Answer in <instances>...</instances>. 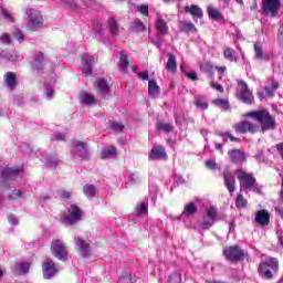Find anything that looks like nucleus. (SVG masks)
<instances>
[{
    "instance_id": "1",
    "label": "nucleus",
    "mask_w": 283,
    "mask_h": 283,
    "mask_svg": "<svg viewBox=\"0 0 283 283\" xmlns=\"http://www.w3.org/2000/svg\"><path fill=\"white\" fill-rule=\"evenodd\" d=\"M250 118H254L261 125V132L273 130L276 127L275 117L271 116V113L266 109L250 112L247 114Z\"/></svg>"
},
{
    "instance_id": "2",
    "label": "nucleus",
    "mask_w": 283,
    "mask_h": 283,
    "mask_svg": "<svg viewBox=\"0 0 283 283\" xmlns=\"http://www.w3.org/2000/svg\"><path fill=\"white\" fill-rule=\"evenodd\" d=\"M239 88L237 90V98L244 103L245 105H251L255 97L253 96V92L249 90V85L244 81L238 82Z\"/></svg>"
},
{
    "instance_id": "3",
    "label": "nucleus",
    "mask_w": 283,
    "mask_h": 283,
    "mask_svg": "<svg viewBox=\"0 0 283 283\" xmlns=\"http://www.w3.org/2000/svg\"><path fill=\"white\" fill-rule=\"evenodd\" d=\"M262 11L266 17L275 18L280 13V8H282L281 0H262L261 2Z\"/></svg>"
},
{
    "instance_id": "4",
    "label": "nucleus",
    "mask_w": 283,
    "mask_h": 283,
    "mask_svg": "<svg viewBox=\"0 0 283 283\" xmlns=\"http://www.w3.org/2000/svg\"><path fill=\"white\" fill-rule=\"evenodd\" d=\"M235 174L240 182L241 189H251L256 182L255 177H253V174L247 172L242 168H238L235 170Z\"/></svg>"
},
{
    "instance_id": "5",
    "label": "nucleus",
    "mask_w": 283,
    "mask_h": 283,
    "mask_svg": "<svg viewBox=\"0 0 283 283\" xmlns=\"http://www.w3.org/2000/svg\"><path fill=\"white\" fill-rule=\"evenodd\" d=\"M51 252L54 258L61 260V262H66L67 260V250L65 243L61 239H56L51 243Z\"/></svg>"
},
{
    "instance_id": "6",
    "label": "nucleus",
    "mask_w": 283,
    "mask_h": 283,
    "mask_svg": "<svg viewBox=\"0 0 283 283\" xmlns=\"http://www.w3.org/2000/svg\"><path fill=\"white\" fill-rule=\"evenodd\" d=\"M223 255L229 262H240L244 259V251L238 245H232L223 250Z\"/></svg>"
},
{
    "instance_id": "7",
    "label": "nucleus",
    "mask_w": 283,
    "mask_h": 283,
    "mask_svg": "<svg viewBox=\"0 0 283 283\" xmlns=\"http://www.w3.org/2000/svg\"><path fill=\"white\" fill-rule=\"evenodd\" d=\"M74 242L82 258H90V255H92V241L75 237Z\"/></svg>"
},
{
    "instance_id": "8",
    "label": "nucleus",
    "mask_w": 283,
    "mask_h": 283,
    "mask_svg": "<svg viewBox=\"0 0 283 283\" xmlns=\"http://www.w3.org/2000/svg\"><path fill=\"white\" fill-rule=\"evenodd\" d=\"M83 219V212L81 211V208L76 205H71L69 208V214L64 217V222L66 224H76V222H81Z\"/></svg>"
},
{
    "instance_id": "9",
    "label": "nucleus",
    "mask_w": 283,
    "mask_h": 283,
    "mask_svg": "<svg viewBox=\"0 0 283 283\" xmlns=\"http://www.w3.org/2000/svg\"><path fill=\"white\" fill-rule=\"evenodd\" d=\"M31 30H39L43 25V15L34 9H27Z\"/></svg>"
},
{
    "instance_id": "10",
    "label": "nucleus",
    "mask_w": 283,
    "mask_h": 283,
    "mask_svg": "<svg viewBox=\"0 0 283 283\" xmlns=\"http://www.w3.org/2000/svg\"><path fill=\"white\" fill-rule=\"evenodd\" d=\"M233 129L239 134H248V132L249 134H255L260 129V127L249 120H243L239 124L233 125Z\"/></svg>"
},
{
    "instance_id": "11",
    "label": "nucleus",
    "mask_w": 283,
    "mask_h": 283,
    "mask_svg": "<svg viewBox=\"0 0 283 283\" xmlns=\"http://www.w3.org/2000/svg\"><path fill=\"white\" fill-rule=\"evenodd\" d=\"M46 65H48V61L45 60V54H43V52H36L33 54V62L31 63V70H33L34 72H43Z\"/></svg>"
},
{
    "instance_id": "12",
    "label": "nucleus",
    "mask_w": 283,
    "mask_h": 283,
    "mask_svg": "<svg viewBox=\"0 0 283 283\" xmlns=\"http://www.w3.org/2000/svg\"><path fill=\"white\" fill-rule=\"evenodd\" d=\"M44 280H52L56 275V264L52 259H46L42 265Z\"/></svg>"
},
{
    "instance_id": "13",
    "label": "nucleus",
    "mask_w": 283,
    "mask_h": 283,
    "mask_svg": "<svg viewBox=\"0 0 283 283\" xmlns=\"http://www.w3.org/2000/svg\"><path fill=\"white\" fill-rule=\"evenodd\" d=\"M72 151L73 154H75V156H78V158H82V160H85V158L90 157V151L87 150V144L83 142H75L73 144Z\"/></svg>"
},
{
    "instance_id": "14",
    "label": "nucleus",
    "mask_w": 283,
    "mask_h": 283,
    "mask_svg": "<svg viewBox=\"0 0 283 283\" xmlns=\"http://www.w3.org/2000/svg\"><path fill=\"white\" fill-rule=\"evenodd\" d=\"M223 179L229 193H233V191H235V175H233L229 168H226L223 170Z\"/></svg>"
},
{
    "instance_id": "15",
    "label": "nucleus",
    "mask_w": 283,
    "mask_h": 283,
    "mask_svg": "<svg viewBox=\"0 0 283 283\" xmlns=\"http://www.w3.org/2000/svg\"><path fill=\"white\" fill-rule=\"evenodd\" d=\"M150 160H167V151L163 146L153 147L149 154Z\"/></svg>"
},
{
    "instance_id": "16",
    "label": "nucleus",
    "mask_w": 283,
    "mask_h": 283,
    "mask_svg": "<svg viewBox=\"0 0 283 283\" xmlns=\"http://www.w3.org/2000/svg\"><path fill=\"white\" fill-rule=\"evenodd\" d=\"M255 222L260 227H266L271 222V214L266 210H258L255 212Z\"/></svg>"
},
{
    "instance_id": "17",
    "label": "nucleus",
    "mask_w": 283,
    "mask_h": 283,
    "mask_svg": "<svg viewBox=\"0 0 283 283\" xmlns=\"http://www.w3.org/2000/svg\"><path fill=\"white\" fill-rule=\"evenodd\" d=\"M185 12L188 14H191L193 21H198V19H202L205 17V12L202 11V8L198 7V4L192 6H186Z\"/></svg>"
},
{
    "instance_id": "18",
    "label": "nucleus",
    "mask_w": 283,
    "mask_h": 283,
    "mask_svg": "<svg viewBox=\"0 0 283 283\" xmlns=\"http://www.w3.org/2000/svg\"><path fill=\"white\" fill-rule=\"evenodd\" d=\"M19 174H21V168H4L2 170V180L3 182H8V180H14Z\"/></svg>"
},
{
    "instance_id": "19",
    "label": "nucleus",
    "mask_w": 283,
    "mask_h": 283,
    "mask_svg": "<svg viewBox=\"0 0 283 283\" xmlns=\"http://www.w3.org/2000/svg\"><path fill=\"white\" fill-rule=\"evenodd\" d=\"M230 160L233 165H238V163H244L247 160V155L244 151L240 149H232L229 151Z\"/></svg>"
},
{
    "instance_id": "20",
    "label": "nucleus",
    "mask_w": 283,
    "mask_h": 283,
    "mask_svg": "<svg viewBox=\"0 0 283 283\" xmlns=\"http://www.w3.org/2000/svg\"><path fill=\"white\" fill-rule=\"evenodd\" d=\"M193 105H196L197 109H201L202 112L209 109V99L206 95H196L193 99Z\"/></svg>"
},
{
    "instance_id": "21",
    "label": "nucleus",
    "mask_w": 283,
    "mask_h": 283,
    "mask_svg": "<svg viewBox=\"0 0 283 283\" xmlns=\"http://www.w3.org/2000/svg\"><path fill=\"white\" fill-rule=\"evenodd\" d=\"M148 96L149 98H158L160 96V86L154 78L148 80Z\"/></svg>"
},
{
    "instance_id": "22",
    "label": "nucleus",
    "mask_w": 283,
    "mask_h": 283,
    "mask_svg": "<svg viewBox=\"0 0 283 283\" xmlns=\"http://www.w3.org/2000/svg\"><path fill=\"white\" fill-rule=\"evenodd\" d=\"M82 62L84 65V72H93L94 71V65L96 64L95 56L85 54L82 56Z\"/></svg>"
},
{
    "instance_id": "23",
    "label": "nucleus",
    "mask_w": 283,
    "mask_h": 283,
    "mask_svg": "<svg viewBox=\"0 0 283 283\" xmlns=\"http://www.w3.org/2000/svg\"><path fill=\"white\" fill-rule=\"evenodd\" d=\"M96 87L97 93L101 94V96H107V94H109V84L107 83V80L98 78L96 81Z\"/></svg>"
},
{
    "instance_id": "24",
    "label": "nucleus",
    "mask_w": 283,
    "mask_h": 283,
    "mask_svg": "<svg viewBox=\"0 0 283 283\" xmlns=\"http://www.w3.org/2000/svg\"><path fill=\"white\" fill-rule=\"evenodd\" d=\"M207 13L212 21H224V15L212 4L208 6Z\"/></svg>"
},
{
    "instance_id": "25",
    "label": "nucleus",
    "mask_w": 283,
    "mask_h": 283,
    "mask_svg": "<svg viewBox=\"0 0 283 283\" xmlns=\"http://www.w3.org/2000/svg\"><path fill=\"white\" fill-rule=\"evenodd\" d=\"M54 85H56V78L54 76L49 77L44 82V87L46 90L45 97L49 99L54 97V90H52V87H54Z\"/></svg>"
},
{
    "instance_id": "26",
    "label": "nucleus",
    "mask_w": 283,
    "mask_h": 283,
    "mask_svg": "<svg viewBox=\"0 0 283 283\" xmlns=\"http://www.w3.org/2000/svg\"><path fill=\"white\" fill-rule=\"evenodd\" d=\"M200 70L201 72H227V66H213L210 62H203Z\"/></svg>"
},
{
    "instance_id": "27",
    "label": "nucleus",
    "mask_w": 283,
    "mask_h": 283,
    "mask_svg": "<svg viewBox=\"0 0 283 283\" xmlns=\"http://www.w3.org/2000/svg\"><path fill=\"white\" fill-rule=\"evenodd\" d=\"M4 83L8 90H15L17 88V74L14 73H7L4 76Z\"/></svg>"
},
{
    "instance_id": "28",
    "label": "nucleus",
    "mask_w": 283,
    "mask_h": 283,
    "mask_svg": "<svg viewBox=\"0 0 283 283\" xmlns=\"http://www.w3.org/2000/svg\"><path fill=\"white\" fill-rule=\"evenodd\" d=\"M196 213H198V206H196V203L189 202L185 206L182 216L186 218H191V216H196Z\"/></svg>"
},
{
    "instance_id": "29",
    "label": "nucleus",
    "mask_w": 283,
    "mask_h": 283,
    "mask_svg": "<svg viewBox=\"0 0 283 283\" xmlns=\"http://www.w3.org/2000/svg\"><path fill=\"white\" fill-rule=\"evenodd\" d=\"M156 30L159 34H166L169 28L167 27V22L163 19V15L157 17L156 21Z\"/></svg>"
},
{
    "instance_id": "30",
    "label": "nucleus",
    "mask_w": 283,
    "mask_h": 283,
    "mask_svg": "<svg viewBox=\"0 0 283 283\" xmlns=\"http://www.w3.org/2000/svg\"><path fill=\"white\" fill-rule=\"evenodd\" d=\"M107 29L112 36H118V22L116 21V18L108 19Z\"/></svg>"
},
{
    "instance_id": "31",
    "label": "nucleus",
    "mask_w": 283,
    "mask_h": 283,
    "mask_svg": "<svg viewBox=\"0 0 283 283\" xmlns=\"http://www.w3.org/2000/svg\"><path fill=\"white\" fill-rule=\"evenodd\" d=\"M84 195L88 200H92V198H96V186L92 184H86L83 187Z\"/></svg>"
},
{
    "instance_id": "32",
    "label": "nucleus",
    "mask_w": 283,
    "mask_h": 283,
    "mask_svg": "<svg viewBox=\"0 0 283 283\" xmlns=\"http://www.w3.org/2000/svg\"><path fill=\"white\" fill-rule=\"evenodd\" d=\"M261 264H265V268L271 269L276 273L277 269H280V263L275 258H269L265 261L261 262Z\"/></svg>"
},
{
    "instance_id": "33",
    "label": "nucleus",
    "mask_w": 283,
    "mask_h": 283,
    "mask_svg": "<svg viewBox=\"0 0 283 283\" xmlns=\"http://www.w3.org/2000/svg\"><path fill=\"white\" fill-rule=\"evenodd\" d=\"M28 271H30V263L24 262L15 264L14 273H17L18 275H25Z\"/></svg>"
},
{
    "instance_id": "34",
    "label": "nucleus",
    "mask_w": 283,
    "mask_h": 283,
    "mask_svg": "<svg viewBox=\"0 0 283 283\" xmlns=\"http://www.w3.org/2000/svg\"><path fill=\"white\" fill-rule=\"evenodd\" d=\"M130 30L133 32H145L146 27L143 23V21H140L139 19H135L132 23H130Z\"/></svg>"
},
{
    "instance_id": "35",
    "label": "nucleus",
    "mask_w": 283,
    "mask_h": 283,
    "mask_svg": "<svg viewBox=\"0 0 283 283\" xmlns=\"http://www.w3.org/2000/svg\"><path fill=\"white\" fill-rule=\"evenodd\" d=\"M259 273L262 275V277H265V280H273V272L266 268V264L259 265Z\"/></svg>"
},
{
    "instance_id": "36",
    "label": "nucleus",
    "mask_w": 283,
    "mask_h": 283,
    "mask_svg": "<svg viewBox=\"0 0 283 283\" xmlns=\"http://www.w3.org/2000/svg\"><path fill=\"white\" fill-rule=\"evenodd\" d=\"M41 161L51 169H56V166L59 165V159H56L55 157H43Z\"/></svg>"
},
{
    "instance_id": "37",
    "label": "nucleus",
    "mask_w": 283,
    "mask_h": 283,
    "mask_svg": "<svg viewBox=\"0 0 283 283\" xmlns=\"http://www.w3.org/2000/svg\"><path fill=\"white\" fill-rule=\"evenodd\" d=\"M127 65H129V57L125 54L124 51H122L119 54V67L122 72L127 70Z\"/></svg>"
},
{
    "instance_id": "38",
    "label": "nucleus",
    "mask_w": 283,
    "mask_h": 283,
    "mask_svg": "<svg viewBox=\"0 0 283 283\" xmlns=\"http://www.w3.org/2000/svg\"><path fill=\"white\" fill-rule=\"evenodd\" d=\"M212 104H214L216 107H220V109H223L224 112L231 107L229 105V99L217 98L212 101Z\"/></svg>"
},
{
    "instance_id": "39",
    "label": "nucleus",
    "mask_w": 283,
    "mask_h": 283,
    "mask_svg": "<svg viewBox=\"0 0 283 283\" xmlns=\"http://www.w3.org/2000/svg\"><path fill=\"white\" fill-rule=\"evenodd\" d=\"M116 154H117L116 148L111 146V147L104 148L102 150V158H103V160H105L107 158H112V157L116 156Z\"/></svg>"
},
{
    "instance_id": "40",
    "label": "nucleus",
    "mask_w": 283,
    "mask_h": 283,
    "mask_svg": "<svg viewBox=\"0 0 283 283\" xmlns=\"http://www.w3.org/2000/svg\"><path fill=\"white\" fill-rule=\"evenodd\" d=\"M156 127L159 132H165L166 134L174 132V125L169 123L159 122L157 123Z\"/></svg>"
},
{
    "instance_id": "41",
    "label": "nucleus",
    "mask_w": 283,
    "mask_h": 283,
    "mask_svg": "<svg viewBox=\"0 0 283 283\" xmlns=\"http://www.w3.org/2000/svg\"><path fill=\"white\" fill-rule=\"evenodd\" d=\"M179 28L182 32H196V25L191 22H179Z\"/></svg>"
},
{
    "instance_id": "42",
    "label": "nucleus",
    "mask_w": 283,
    "mask_h": 283,
    "mask_svg": "<svg viewBox=\"0 0 283 283\" xmlns=\"http://www.w3.org/2000/svg\"><path fill=\"white\" fill-rule=\"evenodd\" d=\"M167 70L169 72H175L177 64H176V55L169 53L168 54V61H167V65H166Z\"/></svg>"
},
{
    "instance_id": "43",
    "label": "nucleus",
    "mask_w": 283,
    "mask_h": 283,
    "mask_svg": "<svg viewBox=\"0 0 283 283\" xmlns=\"http://www.w3.org/2000/svg\"><path fill=\"white\" fill-rule=\"evenodd\" d=\"M223 54H224V59H227L228 61H231V62L238 61V55L235 54V51L233 49H230V48L224 49Z\"/></svg>"
},
{
    "instance_id": "44",
    "label": "nucleus",
    "mask_w": 283,
    "mask_h": 283,
    "mask_svg": "<svg viewBox=\"0 0 283 283\" xmlns=\"http://www.w3.org/2000/svg\"><path fill=\"white\" fill-rule=\"evenodd\" d=\"M166 283H182V275L178 272H174L168 276Z\"/></svg>"
},
{
    "instance_id": "45",
    "label": "nucleus",
    "mask_w": 283,
    "mask_h": 283,
    "mask_svg": "<svg viewBox=\"0 0 283 283\" xmlns=\"http://www.w3.org/2000/svg\"><path fill=\"white\" fill-rule=\"evenodd\" d=\"M0 59H7V61H19L21 56L15 53L10 54V53H6L4 51H0Z\"/></svg>"
},
{
    "instance_id": "46",
    "label": "nucleus",
    "mask_w": 283,
    "mask_h": 283,
    "mask_svg": "<svg viewBox=\"0 0 283 283\" xmlns=\"http://www.w3.org/2000/svg\"><path fill=\"white\" fill-rule=\"evenodd\" d=\"M247 205H248V201L247 199H244V196L238 195L235 200V207L238 209H245Z\"/></svg>"
},
{
    "instance_id": "47",
    "label": "nucleus",
    "mask_w": 283,
    "mask_h": 283,
    "mask_svg": "<svg viewBox=\"0 0 283 283\" xmlns=\"http://www.w3.org/2000/svg\"><path fill=\"white\" fill-rule=\"evenodd\" d=\"M136 213L137 216H147V203H138L136 206Z\"/></svg>"
},
{
    "instance_id": "48",
    "label": "nucleus",
    "mask_w": 283,
    "mask_h": 283,
    "mask_svg": "<svg viewBox=\"0 0 283 283\" xmlns=\"http://www.w3.org/2000/svg\"><path fill=\"white\" fill-rule=\"evenodd\" d=\"M254 52H255V59H259L260 61H263V59H266V55H264V52L262 51V46H260V44H254Z\"/></svg>"
},
{
    "instance_id": "49",
    "label": "nucleus",
    "mask_w": 283,
    "mask_h": 283,
    "mask_svg": "<svg viewBox=\"0 0 283 283\" xmlns=\"http://www.w3.org/2000/svg\"><path fill=\"white\" fill-rule=\"evenodd\" d=\"M81 98H82L83 103H85V105H92L93 103L96 102V99L94 98V96H93V95H90V94H87V93H83V94L81 95Z\"/></svg>"
},
{
    "instance_id": "50",
    "label": "nucleus",
    "mask_w": 283,
    "mask_h": 283,
    "mask_svg": "<svg viewBox=\"0 0 283 283\" xmlns=\"http://www.w3.org/2000/svg\"><path fill=\"white\" fill-rule=\"evenodd\" d=\"M12 43V39L10 38V34L2 33L0 34V44L1 45H10Z\"/></svg>"
},
{
    "instance_id": "51",
    "label": "nucleus",
    "mask_w": 283,
    "mask_h": 283,
    "mask_svg": "<svg viewBox=\"0 0 283 283\" xmlns=\"http://www.w3.org/2000/svg\"><path fill=\"white\" fill-rule=\"evenodd\" d=\"M111 129H114V132H123L125 129V125L120 122H111Z\"/></svg>"
},
{
    "instance_id": "52",
    "label": "nucleus",
    "mask_w": 283,
    "mask_h": 283,
    "mask_svg": "<svg viewBox=\"0 0 283 283\" xmlns=\"http://www.w3.org/2000/svg\"><path fill=\"white\" fill-rule=\"evenodd\" d=\"M117 283H132V274L124 272Z\"/></svg>"
},
{
    "instance_id": "53",
    "label": "nucleus",
    "mask_w": 283,
    "mask_h": 283,
    "mask_svg": "<svg viewBox=\"0 0 283 283\" xmlns=\"http://www.w3.org/2000/svg\"><path fill=\"white\" fill-rule=\"evenodd\" d=\"M2 15L9 23H14V17L7 9H2Z\"/></svg>"
},
{
    "instance_id": "54",
    "label": "nucleus",
    "mask_w": 283,
    "mask_h": 283,
    "mask_svg": "<svg viewBox=\"0 0 283 283\" xmlns=\"http://www.w3.org/2000/svg\"><path fill=\"white\" fill-rule=\"evenodd\" d=\"M138 12L144 17H149V7L147 4H140L137 7Z\"/></svg>"
},
{
    "instance_id": "55",
    "label": "nucleus",
    "mask_w": 283,
    "mask_h": 283,
    "mask_svg": "<svg viewBox=\"0 0 283 283\" xmlns=\"http://www.w3.org/2000/svg\"><path fill=\"white\" fill-rule=\"evenodd\" d=\"M213 219H203V222L201 223V228L207 230V229H211V227H213Z\"/></svg>"
},
{
    "instance_id": "56",
    "label": "nucleus",
    "mask_w": 283,
    "mask_h": 283,
    "mask_svg": "<svg viewBox=\"0 0 283 283\" xmlns=\"http://www.w3.org/2000/svg\"><path fill=\"white\" fill-rule=\"evenodd\" d=\"M129 180L133 182V185H138L140 184V175H138V172H133L129 176Z\"/></svg>"
},
{
    "instance_id": "57",
    "label": "nucleus",
    "mask_w": 283,
    "mask_h": 283,
    "mask_svg": "<svg viewBox=\"0 0 283 283\" xmlns=\"http://www.w3.org/2000/svg\"><path fill=\"white\" fill-rule=\"evenodd\" d=\"M13 38H15L19 41V43H21V41L25 39V35L21 30L17 29L15 31H13Z\"/></svg>"
},
{
    "instance_id": "58",
    "label": "nucleus",
    "mask_w": 283,
    "mask_h": 283,
    "mask_svg": "<svg viewBox=\"0 0 283 283\" xmlns=\"http://www.w3.org/2000/svg\"><path fill=\"white\" fill-rule=\"evenodd\" d=\"M23 191L14 189L11 195H9V200H17V198H21Z\"/></svg>"
},
{
    "instance_id": "59",
    "label": "nucleus",
    "mask_w": 283,
    "mask_h": 283,
    "mask_svg": "<svg viewBox=\"0 0 283 283\" xmlns=\"http://www.w3.org/2000/svg\"><path fill=\"white\" fill-rule=\"evenodd\" d=\"M59 193L62 200H70V198H72V193L70 191L60 190Z\"/></svg>"
},
{
    "instance_id": "60",
    "label": "nucleus",
    "mask_w": 283,
    "mask_h": 283,
    "mask_svg": "<svg viewBox=\"0 0 283 283\" xmlns=\"http://www.w3.org/2000/svg\"><path fill=\"white\" fill-rule=\"evenodd\" d=\"M95 36H98V39L102 40L105 39V30H103V24H101L99 28L95 31Z\"/></svg>"
},
{
    "instance_id": "61",
    "label": "nucleus",
    "mask_w": 283,
    "mask_h": 283,
    "mask_svg": "<svg viewBox=\"0 0 283 283\" xmlns=\"http://www.w3.org/2000/svg\"><path fill=\"white\" fill-rule=\"evenodd\" d=\"M206 167H207L208 169L214 170V169H218V164H216V160L210 159V160H207V161H206Z\"/></svg>"
},
{
    "instance_id": "62",
    "label": "nucleus",
    "mask_w": 283,
    "mask_h": 283,
    "mask_svg": "<svg viewBox=\"0 0 283 283\" xmlns=\"http://www.w3.org/2000/svg\"><path fill=\"white\" fill-rule=\"evenodd\" d=\"M216 208L213 207H210L208 210H207V216L208 218H210L211 220H216Z\"/></svg>"
},
{
    "instance_id": "63",
    "label": "nucleus",
    "mask_w": 283,
    "mask_h": 283,
    "mask_svg": "<svg viewBox=\"0 0 283 283\" xmlns=\"http://www.w3.org/2000/svg\"><path fill=\"white\" fill-rule=\"evenodd\" d=\"M184 74L187 78H190V81H198V74H196V72H185Z\"/></svg>"
},
{
    "instance_id": "64",
    "label": "nucleus",
    "mask_w": 283,
    "mask_h": 283,
    "mask_svg": "<svg viewBox=\"0 0 283 283\" xmlns=\"http://www.w3.org/2000/svg\"><path fill=\"white\" fill-rule=\"evenodd\" d=\"M51 140H65V134L64 133H56L51 137Z\"/></svg>"
}]
</instances>
